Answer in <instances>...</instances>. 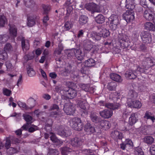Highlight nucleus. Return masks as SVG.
<instances>
[{"label": "nucleus", "instance_id": "nucleus-1", "mask_svg": "<svg viewBox=\"0 0 155 155\" xmlns=\"http://www.w3.org/2000/svg\"><path fill=\"white\" fill-rule=\"evenodd\" d=\"M84 140L81 137H75L70 139L69 141L67 143H70L72 147V148L66 146L61 148V152L63 154H65L67 153L72 152H76L78 151V149L82 145Z\"/></svg>", "mask_w": 155, "mask_h": 155}, {"label": "nucleus", "instance_id": "nucleus-2", "mask_svg": "<svg viewBox=\"0 0 155 155\" xmlns=\"http://www.w3.org/2000/svg\"><path fill=\"white\" fill-rule=\"evenodd\" d=\"M126 8L129 9L123 15V18L127 22H130L134 19V14L133 10L134 8L133 0H126Z\"/></svg>", "mask_w": 155, "mask_h": 155}, {"label": "nucleus", "instance_id": "nucleus-3", "mask_svg": "<svg viewBox=\"0 0 155 155\" xmlns=\"http://www.w3.org/2000/svg\"><path fill=\"white\" fill-rule=\"evenodd\" d=\"M109 21V27L111 30L115 31L117 28V26L119 24L118 16L112 14L108 18Z\"/></svg>", "mask_w": 155, "mask_h": 155}, {"label": "nucleus", "instance_id": "nucleus-4", "mask_svg": "<svg viewBox=\"0 0 155 155\" xmlns=\"http://www.w3.org/2000/svg\"><path fill=\"white\" fill-rule=\"evenodd\" d=\"M70 125L74 130L78 131L81 130L83 127L81 119L77 117L73 118L70 120Z\"/></svg>", "mask_w": 155, "mask_h": 155}, {"label": "nucleus", "instance_id": "nucleus-5", "mask_svg": "<svg viewBox=\"0 0 155 155\" xmlns=\"http://www.w3.org/2000/svg\"><path fill=\"white\" fill-rule=\"evenodd\" d=\"M77 104L78 107L81 109L80 112L81 115H87L88 114L87 110L88 109L89 105L86 101L83 99L79 100L78 101Z\"/></svg>", "mask_w": 155, "mask_h": 155}, {"label": "nucleus", "instance_id": "nucleus-6", "mask_svg": "<svg viewBox=\"0 0 155 155\" xmlns=\"http://www.w3.org/2000/svg\"><path fill=\"white\" fill-rule=\"evenodd\" d=\"M154 10L152 8H146L143 11V16L147 20H153L154 18Z\"/></svg>", "mask_w": 155, "mask_h": 155}, {"label": "nucleus", "instance_id": "nucleus-7", "mask_svg": "<svg viewBox=\"0 0 155 155\" xmlns=\"http://www.w3.org/2000/svg\"><path fill=\"white\" fill-rule=\"evenodd\" d=\"M84 7L87 10L91 11L92 13L101 12L99 7L93 2L86 4H85Z\"/></svg>", "mask_w": 155, "mask_h": 155}, {"label": "nucleus", "instance_id": "nucleus-8", "mask_svg": "<svg viewBox=\"0 0 155 155\" xmlns=\"http://www.w3.org/2000/svg\"><path fill=\"white\" fill-rule=\"evenodd\" d=\"M64 110L67 114L73 115L75 111V106L71 103H67L64 105Z\"/></svg>", "mask_w": 155, "mask_h": 155}, {"label": "nucleus", "instance_id": "nucleus-9", "mask_svg": "<svg viewBox=\"0 0 155 155\" xmlns=\"http://www.w3.org/2000/svg\"><path fill=\"white\" fill-rule=\"evenodd\" d=\"M118 40L121 46L125 48H127L129 46V39L126 35L123 34H119Z\"/></svg>", "mask_w": 155, "mask_h": 155}, {"label": "nucleus", "instance_id": "nucleus-10", "mask_svg": "<svg viewBox=\"0 0 155 155\" xmlns=\"http://www.w3.org/2000/svg\"><path fill=\"white\" fill-rule=\"evenodd\" d=\"M140 36L143 43H150L151 42V35L148 32L143 31L141 33Z\"/></svg>", "mask_w": 155, "mask_h": 155}, {"label": "nucleus", "instance_id": "nucleus-11", "mask_svg": "<svg viewBox=\"0 0 155 155\" xmlns=\"http://www.w3.org/2000/svg\"><path fill=\"white\" fill-rule=\"evenodd\" d=\"M58 130V134L63 137H67L71 134V131L69 130H64V127L62 125H61L59 127Z\"/></svg>", "mask_w": 155, "mask_h": 155}, {"label": "nucleus", "instance_id": "nucleus-12", "mask_svg": "<svg viewBox=\"0 0 155 155\" xmlns=\"http://www.w3.org/2000/svg\"><path fill=\"white\" fill-rule=\"evenodd\" d=\"M99 114L104 119H107L110 117L112 116L113 111L110 109H106L100 111Z\"/></svg>", "mask_w": 155, "mask_h": 155}, {"label": "nucleus", "instance_id": "nucleus-13", "mask_svg": "<svg viewBox=\"0 0 155 155\" xmlns=\"http://www.w3.org/2000/svg\"><path fill=\"white\" fill-rule=\"evenodd\" d=\"M127 105L128 106L134 108H140L142 104L141 102L138 100L130 101L127 102Z\"/></svg>", "mask_w": 155, "mask_h": 155}, {"label": "nucleus", "instance_id": "nucleus-14", "mask_svg": "<svg viewBox=\"0 0 155 155\" xmlns=\"http://www.w3.org/2000/svg\"><path fill=\"white\" fill-rule=\"evenodd\" d=\"M22 49L24 52L28 50L30 48V44L28 40L25 39L24 37H22L21 39Z\"/></svg>", "mask_w": 155, "mask_h": 155}, {"label": "nucleus", "instance_id": "nucleus-15", "mask_svg": "<svg viewBox=\"0 0 155 155\" xmlns=\"http://www.w3.org/2000/svg\"><path fill=\"white\" fill-rule=\"evenodd\" d=\"M39 18L38 16L34 15L33 17H29L27 18V25L29 27H31L35 24V21Z\"/></svg>", "mask_w": 155, "mask_h": 155}, {"label": "nucleus", "instance_id": "nucleus-16", "mask_svg": "<svg viewBox=\"0 0 155 155\" xmlns=\"http://www.w3.org/2000/svg\"><path fill=\"white\" fill-rule=\"evenodd\" d=\"M9 33L10 36L14 38L17 35V29L15 26L13 25L9 24Z\"/></svg>", "mask_w": 155, "mask_h": 155}, {"label": "nucleus", "instance_id": "nucleus-17", "mask_svg": "<svg viewBox=\"0 0 155 155\" xmlns=\"http://www.w3.org/2000/svg\"><path fill=\"white\" fill-rule=\"evenodd\" d=\"M136 72L135 70H130L126 72L125 74V77L129 79H134L138 76L137 73H136Z\"/></svg>", "mask_w": 155, "mask_h": 155}, {"label": "nucleus", "instance_id": "nucleus-18", "mask_svg": "<svg viewBox=\"0 0 155 155\" xmlns=\"http://www.w3.org/2000/svg\"><path fill=\"white\" fill-rule=\"evenodd\" d=\"M84 130L88 133H93L95 132L94 127L89 123H87L84 126Z\"/></svg>", "mask_w": 155, "mask_h": 155}, {"label": "nucleus", "instance_id": "nucleus-19", "mask_svg": "<svg viewBox=\"0 0 155 155\" xmlns=\"http://www.w3.org/2000/svg\"><path fill=\"white\" fill-rule=\"evenodd\" d=\"M75 56L77 59L80 61L82 60L85 56V53L83 52L80 49H76Z\"/></svg>", "mask_w": 155, "mask_h": 155}, {"label": "nucleus", "instance_id": "nucleus-20", "mask_svg": "<svg viewBox=\"0 0 155 155\" xmlns=\"http://www.w3.org/2000/svg\"><path fill=\"white\" fill-rule=\"evenodd\" d=\"M143 140L144 143L149 145L154 143V139L151 136L147 135L143 137Z\"/></svg>", "mask_w": 155, "mask_h": 155}, {"label": "nucleus", "instance_id": "nucleus-21", "mask_svg": "<svg viewBox=\"0 0 155 155\" xmlns=\"http://www.w3.org/2000/svg\"><path fill=\"white\" fill-rule=\"evenodd\" d=\"M137 93L134 90H131L129 91L127 95V98L128 99H134L137 97Z\"/></svg>", "mask_w": 155, "mask_h": 155}, {"label": "nucleus", "instance_id": "nucleus-22", "mask_svg": "<svg viewBox=\"0 0 155 155\" xmlns=\"http://www.w3.org/2000/svg\"><path fill=\"white\" fill-rule=\"evenodd\" d=\"M143 117L145 119L151 120L152 123H153L155 122V117L153 115L151 112L148 111H147L145 113Z\"/></svg>", "mask_w": 155, "mask_h": 155}, {"label": "nucleus", "instance_id": "nucleus-23", "mask_svg": "<svg viewBox=\"0 0 155 155\" xmlns=\"http://www.w3.org/2000/svg\"><path fill=\"white\" fill-rule=\"evenodd\" d=\"M110 77L112 80L117 82H121L122 81L121 77L116 73H112L110 74Z\"/></svg>", "mask_w": 155, "mask_h": 155}, {"label": "nucleus", "instance_id": "nucleus-24", "mask_svg": "<svg viewBox=\"0 0 155 155\" xmlns=\"http://www.w3.org/2000/svg\"><path fill=\"white\" fill-rule=\"evenodd\" d=\"M90 36L94 40L98 41L101 40L102 37V34H99L98 32H92Z\"/></svg>", "mask_w": 155, "mask_h": 155}, {"label": "nucleus", "instance_id": "nucleus-25", "mask_svg": "<svg viewBox=\"0 0 155 155\" xmlns=\"http://www.w3.org/2000/svg\"><path fill=\"white\" fill-rule=\"evenodd\" d=\"M68 94L70 99H73L77 95L76 90L72 88H69L68 91Z\"/></svg>", "mask_w": 155, "mask_h": 155}, {"label": "nucleus", "instance_id": "nucleus-26", "mask_svg": "<svg viewBox=\"0 0 155 155\" xmlns=\"http://www.w3.org/2000/svg\"><path fill=\"white\" fill-rule=\"evenodd\" d=\"M144 28L149 31H155V26L152 23L150 22H146L144 25Z\"/></svg>", "mask_w": 155, "mask_h": 155}, {"label": "nucleus", "instance_id": "nucleus-27", "mask_svg": "<svg viewBox=\"0 0 155 155\" xmlns=\"http://www.w3.org/2000/svg\"><path fill=\"white\" fill-rule=\"evenodd\" d=\"M136 115H137V114L135 113H132L129 118V124L131 126L133 125L137 121V119L136 117Z\"/></svg>", "mask_w": 155, "mask_h": 155}, {"label": "nucleus", "instance_id": "nucleus-28", "mask_svg": "<svg viewBox=\"0 0 155 155\" xmlns=\"http://www.w3.org/2000/svg\"><path fill=\"white\" fill-rule=\"evenodd\" d=\"M84 48L85 50L90 51L93 48L92 42L89 40H87L84 42Z\"/></svg>", "mask_w": 155, "mask_h": 155}, {"label": "nucleus", "instance_id": "nucleus-29", "mask_svg": "<svg viewBox=\"0 0 155 155\" xmlns=\"http://www.w3.org/2000/svg\"><path fill=\"white\" fill-rule=\"evenodd\" d=\"M70 4V2L67 1L64 5L66 7L67 13L66 15L67 16H69L73 9L72 6L69 5Z\"/></svg>", "mask_w": 155, "mask_h": 155}, {"label": "nucleus", "instance_id": "nucleus-30", "mask_svg": "<svg viewBox=\"0 0 155 155\" xmlns=\"http://www.w3.org/2000/svg\"><path fill=\"white\" fill-rule=\"evenodd\" d=\"M105 106L111 109L115 110L118 109L120 107V104H119L116 103L113 104L112 103H108L105 104Z\"/></svg>", "mask_w": 155, "mask_h": 155}, {"label": "nucleus", "instance_id": "nucleus-31", "mask_svg": "<svg viewBox=\"0 0 155 155\" xmlns=\"http://www.w3.org/2000/svg\"><path fill=\"white\" fill-rule=\"evenodd\" d=\"M20 148L17 147L16 148L10 147L7 149V153L9 155H12L18 153L19 151Z\"/></svg>", "mask_w": 155, "mask_h": 155}, {"label": "nucleus", "instance_id": "nucleus-32", "mask_svg": "<svg viewBox=\"0 0 155 155\" xmlns=\"http://www.w3.org/2000/svg\"><path fill=\"white\" fill-rule=\"evenodd\" d=\"M95 20L97 23L102 24L104 21L105 18L103 15L99 14L95 17Z\"/></svg>", "mask_w": 155, "mask_h": 155}, {"label": "nucleus", "instance_id": "nucleus-33", "mask_svg": "<svg viewBox=\"0 0 155 155\" xmlns=\"http://www.w3.org/2000/svg\"><path fill=\"white\" fill-rule=\"evenodd\" d=\"M88 17L84 15H81L79 19V24L83 25L86 23L87 22Z\"/></svg>", "mask_w": 155, "mask_h": 155}, {"label": "nucleus", "instance_id": "nucleus-34", "mask_svg": "<svg viewBox=\"0 0 155 155\" xmlns=\"http://www.w3.org/2000/svg\"><path fill=\"white\" fill-rule=\"evenodd\" d=\"M28 104L29 105V109H31L34 107L36 104V100L32 98H30L28 100Z\"/></svg>", "mask_w": 155, "mask_h": 155}, {"label": "nucleus", "instance_id": "nucleus-35", "mask_svg": "<svg viewBox=\"0 0 155 155\" xmlns=\"http://www.w3.org/2000/svg\"><path fill=\"white\" fill-rule=\"evenodd\" d=\"M90 118L92 121L97 123L100 121V118L94 113H91L90 115Z\"/></svg>", "mask_w": 155, "mask_h": 155}, {"label": "nucleus", "instance_id": "nucleus-36", "mask_svg": "<svg viewBox=\"0 0 155 155\" xmlns=\"http://www.w3.org/2000/svg\"><path fill=\"white\" fill-rule=\"evenodd\" d=\"M4 51L6 53H11L13 51V48L11 45L9 43H7L4 47Z\"/></svg>", "mask_w": 155, "mask_h": 155}, {"label": "nucleus", "instance_id": "nucleus-37", "mask_svg": "<svg viewBox=\"0 0 155 155\" xmlns=\"http://www.w3.org/2000/svg\"><path fill=\"white\" fill-rule=\"evenodd\" d=\"M95 63L94 60L92 58L89 59L85 62V66L88 67H91L94 65Z\"/></svg>", "mask_w": 155, "mask_h": 155}, {"label": "nucleus", "instance_id": "nucleus-38", "mask_svg": "<svg viewBox=\"0 0 155 155\" xmlns=\"http://www.w3.org/2000/svg\"><path fill=\"white\" fill-rule=\"evenodd\" d=\"M140 4L144 8H148L149 7V4L150 3V0H140Z\"/></svg>", "mask_w": 155, "mask_h": 155}, {"label": "nucleus", "instance_id": "nucleus-39", "mask_svg": "<svg viewBox=\"0 0 155 155\" xmlns=\"http://www.w3.org/2000/svg\"><path fill=\"white\" fill-rule=\"evenodd\" d=\"M116 84L113 82L108 83L107 85V88L109 91H114L116 89Z\"/></svg>", "mask_w": 155, "mask_h": 155}, {"label": "nucleus", "instance_id": "nucleus-40", "mask_svg": "<svg viewBox=\"0 0 155 155\" xmlns=\"http://www.w3.org/2000/svg\"><path fill=\"white\" fill-rule=\"evenodd\" d=\"M100 125L102 127H104L107 129H109L110 127V124L109 122L105 120L101 121Z\"/></svg>", "mask_w": 155, "mask_h": 155}, {"label": "nucleus", "instance_id": "nucleus-41", "mask_svg": "<svg viewBox=\"0 0 155 155\" xmlns=\"http://www.w3.org/2000/svg\"><path fill=\"white\" fill-rule=\"evenodd\" d=\"M7 22V20L5 16L3 14L0 15V26H4Z\"/></svg>", "mask_w": 155, "mask_h": 155}, {"label": "nucleus", "instance_id": "nucleus-42", "mask_svg": "<svg viewBox=\"0 0 155 155\" xmlns=\"http://www.w3.org/2000/svg\"><path fill=\"white\" fill-rule=\"evenodd\" d=\"M146 68H144V66H142L141 67H138L136 71V73H137L138 75H140L141 73H145V70L147 69H145Z\"/></svg>", "mask_w": 155, "mask_h": 155}, {"label": "nucleus", "instance_id": "nucleus-43", "mask_svg": "<svg viewBox=\"0 0 155 155\" xmlns=\"http://www.w3.org/2000/svg\"><path fill=\"white\" fill-rule=\"evenodd\" d=\"M76 49L74 48L70 50H68L67 53V55L68 58H71L74 55L75 56Z\"/></svg>", "mask_w": 155, "mask_h": 155}, {"label": "nucleus", "instance_id": "nucleus-44", "mask_svg": "<svg viewBox=\"0 0 155 155\" xmlns=\"http://www.w3.org/2000/svg\"><path fill=\"white\" fill-rule=\"evenodd\" d=\"M71 65H69L66 67L64 69V71L62 73V74L64 76H68L71 71Z\"/></svg>", "mask_w": 155, "mask_h": 155}, {"label": "nucleus", "instance_id": "nucleus-45", "mask_svg": "<svg viewBox=\"0 0 155 155\" xmlns=\"http://www.w3.org/2000/svg\"><path fill=\"white\" fill-rule=\"evenodd\" d=\"M18 104L19 106L21 108H23V109L26 110H28L29 109V107H28V106H27L26 104L24 102L19 101L18 103Z\"/></svg>", "mask_w": 155, "mask_h": 155}, {"label": "nucleus", "instance_id": "nucleus-46", "mask_svg": "<svg viewBox=\"0 0 155 155\" xmlns=\"http://www.w3.org/2000/svg\"><path fill=\"white\" fill-rule=\"evenodd\" d=\"M27 69L28 74L29 76L33 77L35 75V71L31 67L29 66Z\"/></svg>", "mask_w": 155, "mask_h": 155}, {"label": "nucleus", "instance_id": "nucleus-47", "mask_svg": "<svg viewBox=\"0 0 155 155\" xmlns=\"http://www.w3.org/2000/svg\"><path fill=\"white\" fill-rule=\"evenodd\" d=\"M24 1L25 5L28 7H31L34 4L33 0H24Z\"/></svg>", "mask_w": 155, "mask_h": 155}, {"label": "nucleus", "instance_id": "nucleus-48", "mask_svg": "<svg viewBox=\"0 0 155 155\" xmlns=\"http://www.w3.org/2000/svg\"><path fill=\"white\" fill-rule=\"evenodd\" d=\"M73 26V24L71 22L67 21L64 24V28L66 31L69 30Z\"/></svg>", "mask_w": 155, "mask_h": 155}, {"label": "nucleus", "instance_id": "nucleus-49", "mask_svg": "<svg viewBox=\"0 0 155 155\" xmlns=\"http://www.w3.org/2000/svg\"><path fill=\"white\" fill-rule=\"evenodd\" d=\"M8 57V55L4 51L0 50V59L2 60L6 59Z\"/></svg>", "mask_w": 155, "mask_h": 155}, {"label": "nucleus", "instance_id": "nucleus-50", "mask_svg": "<svg viewBox=\"0 0 155 155\" xmlns=\"http://www.w3.org/2000/svg\"><path fill=\"white\" fill-rule=\"evenodd\" d=\"M64 49V47L61 43H60L58 45V48L56 49V52L57 54L59 55L61 54V52Z\"/></svg>", "mask_w": 155, "mask_h": 155}, {"label": "nucleus", "instance_id": "nucleus-51", "mask_svg": "<svg viewBox=\"0 0 155 155\" xmlns=\"http://www.w3.org/2000/svg\"><path fill=\"white\" fill-rule=\"evenodd\" d=\"M2 92L3 94L7 96H9L12 94L11 91L5 87L3 88Z\"/></svg>", "mask_w": 155, "mask_h": 155}, {"label": "nucleus", "instance_id": "nucleus-52", "mask_svg": "<svg viewBox=\"0 0 155 155\" xmlns=\"http://www.w3.org/2000/svg\"><path fill=\"white\" fill-rule=\"evenodd\" d=\"M58 151L55 149H49L47 155H58Z\"/></svg>", "mask_w": 155, "mask_h": 155}, {"label": "nucleus", "instance_id": "nucleus-53", "mask_svg": "<svg viewBox=\"0 0 155 155\" xmlns=\"http://www.w3.org/2000/svg\"><path fill=\"white\" fill-rule=\"evenodd\" d=\"M24 117L25 120L27 123H32V117L31 116L28 115H24Z\"/></svg>", "mask_w": 155, "mask_h": 155}, {"label": "nucleus", "instance_id": "nucleus-54", "mask_svg": "<svg viewBox=\"0 0 155 155\" xmlns=\"http://www.w3.org/2000/svg\"><path fill=\"white\" fill-rule=\"evenodd\" d=\"M9 38V37L6 36L5 35H0V42L1 43L5 42L7 41Z\"/></svg>", "mask_w": 155, "mask_h": 155}, {"label": "nucleus", "instance_id": "nucleus-55", "mask_svg": "<svg viewBox=\"0 0 155 155\" xmlns=\"http://www.w3.org/2000/svg\"><path fill=\"white\" fill-rule=\"evenodd\" d=\"M134 152L136 155H144L142 149L139 147L137 148L135 150Z\"/></svg>", "mask_w": 155, "mask_h": 155}, {"label": "nucleus", "instance_id": "nucleus-56", "mask_svg": "<svg viewBox=\"0 0 155 155\" xmlns=\"http://www.w3.org/2000/svg\"><path fill=\"white\" fill-rule=\"evenodd\" d=\"M49 134L51 135L50 137V139L54 143V142L57 141H58V139L56 137L55 134L54 133L50 132Z\"/></svg>", "mask_w": 155, "mask_h": 155}, {"label": "nucleus", "instance_id": "nucleus-57", "mask_svg": "<svg viewBox=\"0 0 155 155\" xmlns=\"http://www.w3.org/2000/svg\"><path fill=\"white\" fill-rule=\"evenodd\" d=\"M124 142L127 147H131L133 145V143L132 141L129 139H126Z\"/></svg>", "mask_w": 155, "mask_h": 155}, {"label": "nucleus", "instance_id": "nucleus-58", "mask_svg": "<svg viewBox=\"0 0 155 155\" xmlns=\"http://www.w3.org/2000/svg\"><path fill=\"white\" fill-rule=\"evenodd\" d=\"M5 65L6 67L7 70L8 71H10L12 70L13 68V66L12 65V64L9 61H7L6 62Z\"/></svg>", "mask_w": 155, "mask_h": 155}, {"label": "nucleus", "instance_id": "nucleus-59", "mask_svg": "<svg viewBox=\"0 0 155 155\" xmlns=\"http://www.w3.org/2000/svg\"><path fill=\"white\" fill-rule=\"evenodd\" d=\"M80 87L85 91H88L89 90V85L88 84H81L80 85Z\"/></svg>", "mask_w": 155, "mask_h": 155}, {"label": "nucleus", "instance_id": "nucleus-60", "mask_svg": "<svg viewBox=\"0 0 155 155\" xmlns=\"http://www.w3.org/2000/svg\"><path fill=\"white\" fill-rule=\"evenodd\" d=\"M139 34L137 32L134 31L133 32L132 35V38L134 41H136L138 40L139 37Z\"/></svg>", "mask_w": 155, "mask_h": 155}, {"label": "nucleus", "instance_id": "nucleus-61", "mask_svg": "<svg viewBox=\"0 0 155 155\" xmlns=\"http://www.w3.org/2000/svg\"><path fill=\"white\" fill-rule=\"evenodd\" d=\"M42 7L45 14H47L50 9V6L48 5H42Z\"/></svg>", "mask_w": 155, "mask_h": 155}, {"label": "nucleus", "instance_id": "nucleus-62", "mask_svg": "<svg viewBox=\"0 0 155 155\" xmlns=\"http://www.w3.org/2000/svg\"><path fill=\"white\" fill-rule=\"evenodd\" d=\"M49 18L48 15H46L44 17L43 20V24L44 26H47L48 25V24L47 23V21L49 20Z\"/></svg>", "mask_w": 155, "mask_h": 155}, {"label": "nucleus", "instance_id": "nucleus-63", "mask_svg": "<svg viewBox=\"0 0 155 155\" xmlns=\"http://www.w3.org/2000/svg\"><path fill=\"white\" fill-rule=\"evenodd\" d=\"M59 109V107L56 104H54L50 107L49 110V111H51L55 110H58Z\"/></svg>", "mask_w": 155, "mask_h": 155}, {"label": "nucleus", "instance_id": "nucleus-64", "mask_svg": "<svg viewBox=\"0 0 155 155\" xmlns=\"http://www.w3.org/2000/svg\"><path fill=\"white\" fill-rule=\"evenodd\" d=\"M150 152L152 155H155V145H152L150 148Z\"/></svg>", "mask_w": 155, "mask_h": 155}]
</instances>
